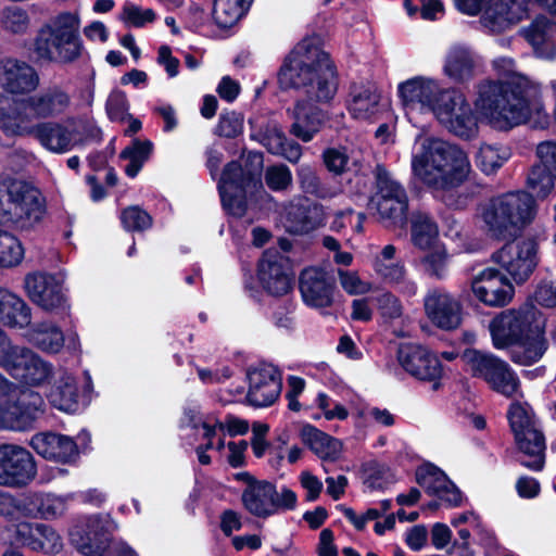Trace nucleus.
<instances>
[{
  "label": "nucleus",
  "mask_w": 556,
  "mask_h": 556,
  "mask_svg": "<svg viewBox=\"0 0 556 556\" xmlns=\"http://www.w3.org/2000/svg\"><path fill=\"white\" fill-rule=\"evenodd\" d=\"M369 210L376 211L388 226H403L406 223L407 193L382 166L376 168V192L370 198Z\"/></svg>",
  "instance_id": "nucleus-9"
},
{
  "label": "nucleus",
  "mask_w": 556,
  "mask_h": 556,
  "mask_svg": "<svg viewBox=\"0 0 556 556\" xmlns=\"http://www.w3.org/2000/svg\"><path fill=\"white\" fill-rule=\"evenodd\" d=\"M299 288L303 302L312 308L329 307L333 302L334 283L318 266L302 270Z\"/></svg>",
  "instance_id": "nucleus-26"
},
{
  "label": "nucleus",
  "mask_w": 556,
  "mask_h": 556,
  "mask_svg": "<svg viewBox=\"0 0 556 556\" xmlns=\"http://www.w3.org/2000/svg\"><path fill=\"white\" fill-rule=\"evenodd\" d=\"M400 105L414 126L422 115L434 119L454 136L470 140L478 136L479 123L466 96L458 89L442 86L440 79L416 75L401 81L396 87Z\"/></svg>",
  "instance_id": "nucleus-2"
},
{
  "label": "nucleus",
  "mask_w": 556,
  "mask_h": 556,
  "mask_svg": "<svg viewBox=\"0 0 556 556\" xmlns=\"http://www.w3.org/2000/svg\"><path fill=\"white\" fill-rule=\"evenodd\" d=\"M152 150L153 143L150 140L136 139L122 151L121 157L129 162L125 167L127 176L134 178L138 175L143 164L149 160Z\"/></svg>",
  "instance_id": "nucleus-47"
},
{
  "label": "nucleus",
  "mask_w": 556,
  "mask_h": 556,
  "mask_svg": "<svg viewBox=\"0 0 556 556\" xmlns=\"http://www.w3.org/2000/svg\"><path fill=\"white\" fill-rule=\"evenodd\" d=\"M250 0H214L212 18L220 28L233 26L247 12Z\"/></svg>",
  "instance_id": "nucleus-45"
},
{
  "label": "nucleus",
  "mask_w": 556,
  "mask_h": 556,
  "mask_svg": "<svg viewBox=\"0 0 556 556\" xmlns=\"http://www.w3.org/2000/svg\"><path fill=\"white\" fill-rule=\"evenodd\" d=\"M24 257V249L20 240L12 233L0 229V267H14Z\"/></svg>",
  "instance_id": "nucleus-49"
},
{
  "label": "nucleus",
  "mask_w": 556,
  "mask_h": 556,
  "mask_svg": "<svg viewBox=\"0 0 556 556\" xmlns=\"http://www.w3.org/2000/svg\"><path fill=\"white\" fill-rule=\"evenodd\" d=\"M28 298L48 312L68 311L70 304L63 280L47 273H31L25 277Z\"/></svg>",
  "instance_id": "nucleus-18"
},
{
  "label": "nucleus",
  "mask_w": 556,
  "mask_h": 556,
  "mask_svg": "<svg viewBox=\"0 0 556 556\" xmlns=\"http://www.w3.org/2000/svg\"><path fill=\"white\" fill-rule=\"evenodd\" d=\"M527 186L533 198L544 200L556 192V177L548 170L534 165L528 174Z\"/></svg>",
  "instance_id": "nucleus-48"
},
{
  "label": "nucleus",
  "mask_w": 556,
  "mask_h": 556,
  "mask_svg": "<svg viewBox=\"0 0 556 556\" xmlns=\"http://www.w3.org/2000/svg\"><path fill=\"white\" fill-rule=\"evenodd\" d=\"M478 217L482 223L483 229L491 237L506 239L514 236L513 228L498 195L489 199L480 205Z\"/></svg>",
  "instance_id": "nucleus-39"
},
{
  "label": "nucleus",
  "mask_w": 556,
  "mask_h": 556,
  "mask_svg": "<svg viewBox=\"0 0 556 556\" xmlns=\"http://www.w3.org/2000/svg\"><path fill=\"white\" fill-rule=\"evenodd\" d=\"M510 155V150L503 144L482 142L475 155V162L481 172L491 175L497 172Z\"/></svg>",
  "instance_id": "nucleus-44"
},
{
  "label": "nucleus",
  "mask_w": 556,
  "mask_h": 556,
  "mask_svg": "<svg viewBox=\"0 0 556 556\" xmlns=\"http://www.w3.org/2000/svg\"><path fill=\"white\" fill-rule=\"evenodd\" d=\"M520 34L539 56L553 59L556 55V22L539 16L528 27L521 28Z\"/></svg>",
  "instance_id": "nucleus-37"
},
{
  "label": "nucleus",
  "mask_w": 556,
  "mask_h": 556,
  "mask_svg": "<svg viewBox=\"0 0 556 556\" xmlns=\"http://www.w3.org/2000/svg\"><path fill=\"white\" fill-rule=\"evenodd\" d=\"M270 516H274L279 513L294 510L298 506V495L296 493L288 488L287 485H281L277 488L275 484H270Z\"/></svg>",
  "instance_id": "nucleus-55"
},
{
  "label": "nucleus",
  "mask_w": 556,
  "mask_h": 556,
  "mask_svg": "<svg viewBox=\"0 0 556 556\" xmlns=\"http://www.w3.org/2000/svg\"><path fill=\"white\" fill-rule=\"evenodd\" d=\"M36 545V552L55 555L63 548L62 536L51 526L41 523Z\"/></svg>",
  "instance_id": "nucleus-57"
},
{
  "label": "nucleus",
  "mask_w": 556,
  "mask_h": 556,
  "mask_svg": "<svg viewBox=\"0 0 556 556\" xmlns=\"http://www.w3.org/2000/svg\"><path fill=\"white\" fill-rule=\"evenodd\" d=\"M257 278L269 295L283 296L292 290L293 274L288 258L277 250L264 252L258 263Z\"/></svg>",
  "instance_id": "nucleus-21"
},
{
  "label": "nucleus",
  "mask_w": 556,
  "mask_h": 556,
  "mask_svg": "<svg viewBox=\"0 0 556 556\" xmlns=\"http://www.w3.org/2000/svg\"><path fill=\"white\" fill-rule=\"evenodd\" d=\"M508 419L522 454L520 463L531 470H541L545 462V439L531 408L519 403L511 404Z\"/></svg>",
  "instance_id": "nucleus-8"
},
{
  "label": "nucleus",
  "mask_w": 556,
  "mask_h": 556,
  "mask_svg": "<svg viewBox=\"0 0 556 556\" xmlns=\"http://www.w3.org/2000/svg\"><path fill=\"white\" fill-rule=\"evenodd\" d=\"M281 219L286 230L293 235L308 233L324 224L323 208L296 197L283 205Z\"/></svg>",
  "instance_id": "nucleus-25"
},
{
  "label": "nucleus",
  "mask_w": 556,
  "mask_h": 556,
  "mask_svg": "<svg viewBox=\"0 0 556 556\" xmlns=\"http://www.w3.org/2000/svg\"><path fill=\"white\" fill-rule=\"evenodd\" d=\"M28 507L24 505V516L54 520L67 510L68 496L53 493H33L27 495Z\"/></svg>",
  "instance_id": "nucleus-40"
},
{
  "label": "nucleus",
  "mask_w": 556,
  "mask_h": 556,
  "mask_svg": "<svg viewBox=\"0 0 556 556\" xmlns=\"http://www.w3.org/2000/svg\"><path fill=\"white\" fill-rule=\"evenodd\" d=\"M39 85L35 68L24 61L8 58L0 61V88L11 94H25Z\"/></svg>",
  "instance_id": "nucleus-29"
},
{
  "label": "nucleus",
  "mask_w": 556,
  "mask_h": 556,
  "mask_svg": "<svg viewBox=\"0 0 556 556\" xmlns=\"http://www.w3.org/2000/svg\"><path fill=\"white\" fill-rule=\"evenodd\" d=\"M425 254L420 258L422 270L432 278L443 280L448 276V265L451 256L445 244L438 245L433 249L424 251Z\"/></svg>",
  "instance_id": "nucleus-46"
},
{
  "label": "nucleus",
  "mask_w": 556,
  "mask_h": 556,
  "mask_svg": "<svg viewBox=\"0 0 556 556\" xmlns=\"http://www.w3.org/2000/svg\"><path fill=\"white\" fill-rule=\"evenodd\" d=\"M424 309L429 321L441 330L453 331L463 323L464 308L459 298L444 288L428 290Z\"/></svg>",
  "instance_id": "nucleus-16"
},
{
  "label": "nucleus",
  "mask_w": 556,
  "mask_h": 556,
  "mask_svg": "<svg viewBox=\"0 0 556 556\" xmlns=\"http://www.w3.org/2000/svg\"><path fill=\"white\" fill-rule=\"evenodd\" d=\"M291 115L293 123L290 132L304 142L311 141L328 118L327 114L311 100L296 101Z\"/></svg>",
  "instance_id": "nucleus-32"
},
{
  "label": "nucleus",
  "mask_w": 556,
  "mask_h": 556,
  "mask_svg": "<svg viewBox=\"0 0 556 556\" xmlns=\"http://www.w3.org/2000/svg\"><path fill=\"white\" fill-rule=\"evenodd\" d=\"M251 138L260 142L274 155L285 157L291 163L301 159L302 148L294 141H289L276 121H253Z\"/></svg>",
  "instance_id": "nucleus-24"
},
{
  "label": "nucleus",
  "mask_w": 556,
  "mask_h": 556,
  "mask_svg": "<svg viewBox=\"0 0 556 556\" xmlns=\"http://www.w3.org/2000/svg\"><path fill=\"white\" fill-rule=\"evenodd\" d=\"M497 79H482L475 87L473 108L478 122L498 131H509L523 124L546 128L549 114L545 108L541 85L515 71L508 56L493 60Z\"/></svg>",
  "instance_id": "nucleus-1"
},
{
  "label": "nucleus",
  "mask_w": 556,
  "mask_h": 556,
  "mask_svg": "<svg viewBox=\"0 0 556 556\" xmlns=\"http://www.w3.org/2000/svg\"><path fill=\"white\" fill-rule=\"evenodd\" d=\"M397 359L401 367L412 377L430 382L434 391L440 388L441 363L426 348L417 344H403L399 349Z\"/></svg>",
  "instance_id": "nucleus-20"
},
{
  "label": "nucleus",
  "mask_w": 556,
  "mask_h": 556,
  "mask_svg": "<svg viewBox=\"0 0 556 556\" xmlns=\"http://www.w3.org/2000/svg\"><path fill=\"white\" fill-rule=\"evenodd\" d=\"M256 164V170H244L237 162H230L225 167L218 190L224 208L231 215L242 216L247 208L248 195L253 194L262 185L260 169L263 164L262 154L250 155Z\"/></svg>",
  "instance_id": "nucleus-7"
},
{
  "label": "nucleus",
  "mask_w": 556,
  "mask_h": 556,
  "mask_svg": "<svg viewBox=\"0 0 556 556\" xmlns=\"http://www.w3.org/2000/svg\"><path fill=\"white\" fill-rule=\"evenodd\" d=\"M496 356L490 353H484L478 350H466L462 359L467 367V370L473 376L478 378H482L484 380L488 372L493 369L492 365H494Z\"/></svg>",
  "instance_id": "nucleus-52"
},
{
  "label": "nucleus",
  "mask_w": 556,
  "mask_h": 556,
  "mask_svg": "<svg viewBox=\"0 0 556 556\" xmlns=\"http://www.w3.org/2000/svg\"><path fill=\"white\" fill-rule=\"evenodd\" d=\"M282 88H304L307 96L324 102L337 92L336 72L328 53L314 39H304L285 59L278 73Z\"/></svg>",
  "instance_id": "nucleus-4"
},
{
  "label": "nucleus",
  "mask_w": 556,
  "mask_h": 556,
  "mask_svg": "<svg viewBox=\"0 0 556 556\" xmlns=\"http://www.w3.org/2000/svg\"><path fill=\"white\" fill-rule=\"evenodd\" d=\"M416 479L428 494L447 505L458 506L462 503V493L440 468L431 464L422 465L416 471Z\"/></svg>",
  "instance_id": "nucleus-31"
},
{
  "label": "nucleus",
  "mask_w": 556,
  "mask_h": 556,
  "mask_svg": "<svg viewBox=\"0 0 556 556\" xmlns=\"http://www.w3.org/2000/svg\"><path fill=\"white\" fill-rule=\"evenodd\" d=\"M292 173L283 164L267 167L265 172V182L273 191H285L292 185Z\"/></svg>",
  "instance_id": "nucleus-60"
},
{
  "label": "nucleus",
  "mask_w": 556,
  "mask_h": 556,
  "mask_svg": "<svg viewBox=\"0 0 556 556\" xmlns=\"http://www.w3.org/2000/svg\"><path fill=\"white\" fill-rule=\"evenodd\" d=\"M49 381L47 399L49 403L66 413H74L78 408V386L76 377L67 369L60 367L54 369L51 365V374L42 382Z\"/></svg>",
  "instance_id": "nucleus-27"
},
{
  "label": "nucleus",
  "mask_w": 556,
  "mask_h": 556,
  "mask_svg": "<svg viewBox=\"0 0 556 556\" xmlns=\"http://www.w3.org/2000/svg\"><path fill=\"white\" fill-rule=\"evenodd\" d=\"M2 131L8 136H33L45 150L54 154L67 153L83 141L76 139L75 130L60 122H39L29 125L8 122Z\"/></svg>",
  "instance_id": "nucleus-12"
},
{
  "label": "nucleus",
  "mask_w": 556,
  "mask_h": 556,
  "mask_svg": "<svg viewBox=\"0 0 556 556\" xmlns=\"http://www.w3.org/2000/svg\"><path fill=\"white\" fill-rule=\"evenodd\" d=\"M71 104L70 93L58 85L24 99L0 96V128H5L8 122L29 125L34 121L59 117L70 110Z\"/></svg>",
  "instance_id": "nucleus-6"
},
{
  "label": "nucleus",
  "mask_w": 556,
  "mask_h": 556,
  "mask_svg": "<svg viewBox=\"0 0 556 556\" xmlns=\"http://www.w3.org/2000/svg\"><path fill=\"white\" fill-rule=\"evenodd\" d=\"M492 258L517 283H521L531 276L538 265V244L532 239L510 242L496 251Z\"/></svg>",
  "instance_id": "nucleus-17"
},
{
  "label": "nucleus",
  "mask_w": 556,
  "mask_h": 556,
  "mask_svg": "<svg viewBox=\"0 0 556 556\" xmlns=\"http://www.w3.org/2000/svg\"><path fill=\"white\" fill-rule=\"evenodd\" d=\"M412 174L435 190L450 191L463 185L471 173L467 153L442 138L419 134L410 152Z\"/></svg>",
  "instance_id": "nucleus-3"
},
{
  "label": "nucleus",
  "mask_w": 556,
  "mask_h": 556,
  "mask_svg": "<svg viewBox=\"0 0 556 556\" xmlns=\"http://www.w3.org/2000/svg\"><path fill=\"white\" fill-rule=\"evenodd\" d=\"M12 197L10 224L26 229L43 218L45 199L37 188L23 181H12Z\"/></svg>",
  "instance_id": "nucleus-19"
},
{
  "label": "nucleus",
  "mask_w": 556,
  "mask_h": 556,
  "mask_svg": "<svg viewBox=\"0 0 556 556\" xmlns=\"http://www.w3.org/2000/svg\"><path fill=\"white\" fill-rule=\"evenodd\" d=\"M15 405L18 407L22 422L26 428L43 413L45 401L39 393L25 391L21 393Z\"/></svg>",
  "instance_id": "nucleus-50"
},
{
  "label": "nucleus",
  "mask_w": 556,
  "mask_h": 556,
  "mask_svg": "<svg viewBox=\"0 0 556 556\" xmlns=\"http://www.w3.org/2000/svg\"><path fill=\"white\" fill-rule=\"evenodd\" d=\"M247 402L254 407H268L280 396L282 375L275 365L260 362L247 369Z\"/></svg>",
  "instance_id": "nucleus-14"
},
{
  "label": "nucleus",
  "mask_w": 556,
  "mask_h": 556,
  "mask_svg": "<svg viewBox=\"0 0 556 556\" xmlns=\"http://www.w3.org/2000/svg\"><path fill=\"white\" fill-rule=\"evenodd\" d=\"M114 525L102 515L79 518L68 532L72 545L84 556H104L111 542Z\"/></svg>",
  "instance_id": "nucleus-11"
},
{
  "label": "nucleus",
  "mask_w": 556,
  "mask_h": 556,
  "mask_svg": "<svg viewBox=\"0 0 556 556\" xmlns=\"http://www.w3.org/2000/svg\"><path fill=\"white\" fill-rule=\"evenodd\" d=\"M239 480L247 483L241 500L244 508L257 518L270 517V484L266 480H257L248 472L237 475Z\"/></svg>",
  "instance_id": "nucleus-36"
},
{
  "label": "nucleus",
  "mask_w": 556,
  "mask_h": 556,
  "mask_svg": "<svg viewBox=\"0 0 556 556\" xmlns=\"http://www.w3.org/2000/svg\"><path fill=\"white\" fill-rule=\"evenodd\" d=\"M36 475L35 459L26 448L16 444L0 445V486L24 488Z\"/></svg>",
  "instance_id": "nucleus-15"
},
{
  "label": "nucleus",
  "mask_w": 556,
  "mask_h": 556,
  "mask_svg": "<svg viewBox=\"0 0 556 556\" xmlns=\"http://www.w3.org/2000/svg\"><path fill=\"white\" fill-rule=\"evenodd\" d=\"M547 350L545 320L541 319L532 329L511 346L510 359L518 365L529 366L542 358Z\"/></svg>",
  "instance_id": "nucleus-34"
},
{
  "label": "nucleus",
  "mask_w": 556,
  "mask_h": 556,
  "mask_svg": "<svg viewBox=\"0 0 556 556\" xmlns=\"http://www.w3.org/2000/svg\"><path fill=\"white\" fill-rule=\"evenodd\" d=\"M302 439L309 450L323 460L336 462L342 455L343 442L313 426L303 429Z\"/></svg>",
  "instance_id": "nucleus-41"
},
{
  "label": "nucleus",
  "mask_w": 556,
  "mask_h": 556,
  "mask_svg": "<svg viewBox=\"0 0 556 556\" xmlns=\"http://www.w3.org/2000/svg\"><path fill=\"white\" fill-rule=\"evenodd\" d=\"M78 12L64 11L51 16L38 30L35 52L43 61L71 64L84 56Z\"/></svg>",
  "instance_id": "nucleus-5"
},
{
  "label": "nucleus",
  "mask_w": 556,
  "mask_h": 556,
  "mask_svg": "<svg viewBox=\"0 0 556 556\" xmlns=\"http://www.w3.org/2000/svg\"><path fill=\"white\" fill-rule=\"evenodd\" d=\"M121 220L125 229L142 231L152 226V217L139 206L125 208L121 214Z\"/></svg>",
  "instance_id": "nucleus-59"
},
{
  "label": "nucleus",
  "mask_w": 556,
  "mask_h": 556,
  "mask_svg": "<svg viewBox=\"0 0 556 556\" xmlns=\"http://www.w3.org/2000/svg\"><path fill=\"white\" fill-rule=\"evenodd\" d=\"M30 445L37 454L50 460L72 463L78 456V448L73 439L59 433H37L31 438Z\"/></svg>",
  "instance_id": "nucleus-33"
},
{
  "label": "nucleus",
  "mask_w": 556,
  "mask_h": 556,
  "mask_svg": "<svg viewBox=\"0 0 556 556\" xmlns=\"http://www.w3.org/2000/svg\"><path fill=\"white\" fill-rule=\"evenodd\" d=\"M480 23L491 34H501L513 27L510 20L504 17L493 3L485 8L480 17Z\"/></svg>",
  "instance_id": "nucleus-63"
},
{
  "label": "nucleus",
  "mask_w": 556,
  "mask_h": 556,
  "mask_svg": "<svg viewBox=\"0 0 556 556\" xmlns=\"http://www.w3.org/2000/svg\"><path fill=\"white\" fill-rule=\"evenodd\" d=\"M26 341L42 353L59 354L67 340V349L76 352L80 349L79 337L75 331L65 337L62 328L52 320H41L27 327L24 333Z\"/></svg>",
  "instance_id": "nucleus-22"
},
{
  "label": "nucleus",
  "mask_w": 556,
  "mask_h": 556,
  "mask_svg": "<svg viewBox=\"0 0 556 556\" xmlns=\"http://www.w3.org/2000/svg\"><path fill=\"white\" fill-rule=\"evenodd\" d=\"M541 319H543L542 313L530 302L517 309L501 312L489 325L494 348L497 350L511 348Z\"/></svg>",
  "instance_id": "nucleus-10"
},
{
  "label": "nucleus",
  "mask_w": 556,
  "mask_h": 556,
  "mask_svg": "<svg viewBox=\"0 0 556 556\" xmlns=\"http://www.w3.org/2000/svg\"><path fill=\"white\" fill-rule=\"evenodd\" d=\"M118 18L126 26L141 28L147 24L153 23L156 18V13L150 8H142L127 1L124 3Z\"/></svg>",
  "instance_id": "nucleus-51"
},
{
  "label": "nucleus",
  "mask_w": 556,
  "mask_h": 556,
  "mask_svg": "<svg viewBox=\"0 0 556 556\" xmlns=\"http://www.w3.org/2000/svg\"><path fill=\"white\" fill-rule=\"evenodd\" d=\"M316 407L321 412L326 420H345L349 417L348 408L332 400L325 392H319L315 399Z\"/></svg>",
  "instance_id": "nucleus-58"
},
{
  "label": "nucleus",
  "mask_w": 556,
  "mask_h": 556,
  "mask_svg": "<svg viewBox=\"0 0 556 556\" xmlns=\"http://www.w3.org/2000/svg\"><path fill=\"white\" fill-rule=\"evenodd\" d=\"M31 323L30 306L17 294L10 292L0 309V324L9 329H27Z\"/></svg>",
  "instance_id": "nucleus-43"
},
{
  "label": "nucleus",
  "mask_w": 556,
  "mask_h": 556,
  "mask_svg": "<svg viewBox=\"0 0 556 556\" xmlns=\"http://www.w3.org/2000/svg\"><path fill=\"white\" fill-rule=\"evenodd\" d=\"M396 249L392 244L386 245L374 262L375 273L386 282L392 285L400 293L414 296L417 293V285L407 276L405 265L401 261H394Z\"/></svg>",
  "instance_id": "nucleus-28"
},
{
  "label": "nucleus",
  "mask_w": 556,
  "mask_h": 556,
  "mask_svg": "<svg viewBox=\"0 0 556 556\" xmlns=\"http://www.w3.org/2000/svg\"><path fill=\"white\" fill-rule=\"evenodd\" d=\"M106 113L113 122H126L129 114V103L126 93L122 90H112L106 100Z\"/></svg>",
  "instance_id": "nucleus-61"
},
{
  "label": "nucleus",
  "mask_w": 556,
  "mask_h": 556,
  "mask_svg": "<svg viewBox=\"0 0 556 556\" xmlns=\"http://www.w3.org/2000/svg\"><path fill=\"white\" fill-rule=\"evenodd\" d=\"M380 94L372 83L353 84L348 100L349 113L355 119H370L379 112Z\"/></svg>",
  "instance_id": "nucleus-38"
},
{
  "label": "nucleus",
  "mask_w": 556,
  "mask_h": 556,
  "mask_svg": "<svg viewBox=\"0 0 556 556\" xmlns=\"http://www.w3.org/2000/svg\"><path fill=\"white\" fill-rule=\"evenodd\" d=\"M296 176L303 192L321 199L333 195L321 185L316 172L309 165H301L296 170Z\"/></svg>",
  "instance_id": "nucleus-54"
},
{
  "label": "nucleus",
  "mask_w": 556,
  "mask_h": 556,
  "mask_svg": "<svg viewBox=\"0 0 556 556\" xmlns=\"http://www.w3.org/2000/svg\"><path fill=\"white\" fill-rule=\"evenodd\" d=\"M387 476V467L376 460L363 465L364 484L370 490L383 489L388 483Z\"/></svg>",
  "instance_id": "nucleus-62"
},
{
  "label": "nucleus",
  "mask_w": 556,
  "mask_h": 556,
  "mask_svg": "<svg viewBox=\"0 0 556 556\" xmlns=\"http://www.w3.org/2000/svg\"><path fill=\"white\" fill-rule=\"evenodd\" d=\"M219 426V419L212 413L204 412L201 404L195 400H188L182 408L180 427L191 428L201 431V438L204 441L197 450L198 460L201 465L211 464V457L206 454L208 450L222 452L225 447V441L216 438V427Z\"/></svg>",
  "instance_id": "nucleus-13"
},
{
  "label": "nucleus",
  "mask_w": 556,
  "mask_h": 556,
  "mask_svg": "<svg viewBox=\"0 0 556 556\" xmlns=\"http://www.w3.org/2000/svg\"><path fill=\"white\" fill-rule=\"evenodd\" d=\"M514 235L530 225L536 216L533 197L527 191H509L498 194Z\"/></svg>",
  "instance_id": "nucleus-35"
},
{
  "label": "nucleus",
  "mask_w": 556,
  "mask_h": 556,
  "mask_svg": "<svg viewBox=\"0 0 556 556\" xmlns=\"http://www.w3.org/2000/svg\"><path fill=\"white\" fill-rule=\"evenodd\" d=\"M410 239L420 251L443 244L439 237V227L432 217L425 212H416L412 216Z\"/></svg>",
  "instance_id": "nucleus-42"
},
{
  "label": "nucleus",
  "mask_w": 556,
  "mask_h": 556,
  "mask_svg": "<svg viewBox=\"0 0 556 556\" xmlns=\"http://www.w3.org/2000/svg\"><path fill=\"white\" fill-rule=\"evenodd\" d=\"M338 278L342 289L350 295L365 294L371 289V283L363 280L354 270L338 269Z\"/></svg>",
  "instance_id": "nucleus-64"
},
{
  "label": "nucleus",
  "mask_w": 556,
  "mask_h": 556,
  "mask_svg": "<svg viewBox=\"0 0 556 556\" xmlns=\"http://www.w3.org/2000/svg\"><path fill=\"white\" fill-rule=\"evenodd\" d=\"M530 3V0H497L493 2L496 10H498L504 17L510 20L513 26L529 16Z\"/></svg>",
  "instance_id": "nucleus-56"
},
{
  "label": "nucleus",
  "mask_w": 556,
  "mask_h": 556,
  "mask_svg": "<svg viewBox=\"0 0 556 556\" xmlns=\"http://www.w3.org/2000/svg\"><path fill=\"white\" fill-rule=\"evenodd\" d=\"M0 24L7 31L24 34L29 27V16L20 7H5L0 11Z\"/></svg>",
  "instance_id": "nucleus-53"
},
{
  "label": "nucleus",
  "mask_w": 556,
  "mask_h": 556,
  "mask_svg": "<svg viewBox=\"0 0 556 556\" xmlns=\"http://www.w3.org/2000/svg\"><path fill=\"white\" fill-rule=\"evenodd\" d=\"M471 291L481 303L491 307L509 304L515 294L510 280L495 268H485L471 280Z\"/></svg>",
  "instance_id": "nucleus-23"
},
{
  "label": "nucleus",
  "mask_w": 556,
  "mask_h": 556,
  "mask_svg": "<svg viewBox=\"0 0 556 556\" xmlns=\"http://www.w3.org/2000/svg\"><path fill=\"white\" fill-rule=\"evenodd\" d=\"M479 67V56L465 45L451 46L442 64V74L455 84H465L475 78Z\"/></svg>",
  "instance_id": "nucleus-30"
}]
</instances>
